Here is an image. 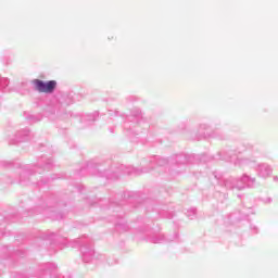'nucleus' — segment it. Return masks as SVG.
Segmentation results:
<instances>
[{"label":"nucleus","mask_w":278,"mask_h":278,"mask_svg":"<svg viewBox=\"0 0 278 278\" xmlns=\"http://www.w3.org/2000/svg\"><path fill=\"white\" fill-rule=\"evenodd\" d=\"M33 84L38 92H43L46 94H51V92H53V90H55L58 87V81L55 80H49L45 83L40 79H35Z\"/></svg>","instance_id":"obj_1"}]
</instances>
